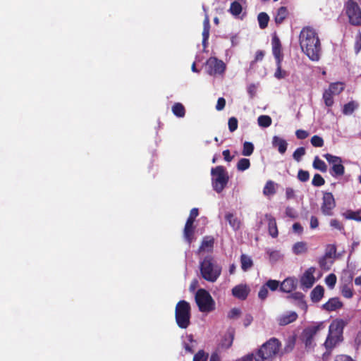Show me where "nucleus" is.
I'll return each instance as SVG.
<instances>
[{"mask_svg":"<svg viewBox=\"0 0 361 361\" xmlns=\"http://www.w3.org/2000/svg\"><path fill=\"white\" fill-rule=\"evenodd\" d=\"M302 51L312 61H318L321 52V43L316 30L310 26L304 27L299 35Z\"/></svg>","mask_w":361,"mask_h":361,"instance_id":"obj_1","label":"nucleus"},{"mask_svg":"<svg viewBox=\"0 0 361 361\" xmlns=\"http://www.w3.org/2000/svg\"><path fill=\"white\" fill-rule=\"evenodd\" d=\"M222 268L212 255H207L200 262L201 276L207 281L214 283L221 276Z\"/></svg>","mask_w":361,"mask_h":361,"instance_id":"obj_2","label":"nucleus"},{"mask_svg":"<svg viewBox=\"0 0 361 361\" xmlns=\"http://www.w3.org/2000/svg\"><path fill=\"white\" fill-rule=\"evenodd\" d=\"M344 326L345 322L342 319L334 321L331 324L329 334L324 343L326 350H333L339 343L343 341Z\"/></svg>","mask_w":361,"mask_h":361,"instance_id":"obj_3","label":"nucleus"},{"mask_svg":"<svg viewBox=\"0 0 361 361\" xmlns=\"http://www.w3.org/2000/svg\"><path fill=\"white\" fill-rule=\"evenodd\" d=\"M281 343L273 337L261 345L255 354V361H264L274 357L280 350Z\"/></svg>","mask_w":361,"mask_h":361,"instance_id":"obj_4","label":"nucleus"},{"mask_svg":"<svg viewBox=\"0 0 361 361\" xmlns=\"http://www.w3.org/2000/svg\"><path fill=\"white\" fill-rule=\"evenodd\" d=\"M190 305L185 300H180L176 305L175 318L177 325L180 329H187L190 324Z\"/></svg>","mask_w":361,"mask_h":361,"instance_id":"obj_5","label":"nucleus"},{"mask_svg":"<svg viewBox=\"0 0 361 361\" xmlns=\"http://www.w3.org/2000/svg\"><path fill=\"white\" fill-rule=\"evenodd\" d=\"M212 184L214 191L221 193L226 188L229 180V176L223 166H217L211 170Z\"/></svg>","mask_w":361,"mask_h":361,"instance_id":"obj_6","label":"nucleus"},{"mask_svg":"<svg viewBox=\"0 0 361 361\" xmlns=\"http://www.w3.org/2000/svg\"><path fill=\"white\" fill-rule=\"evenodd\" d=\"M195 301L202 312H210L215 309V302L209 293L202 288L199 289L195 294Z\"/></svg>","mask_w":361,"mask_h":361,"instance_id":"obj_7","label":"nucleus"},{"mask_svg":"<svg viewBox=\"0 0 361 361\" xmlns=\"http://www.w3.org/2000/svg\"><path fill=\"white\" fill-rule=\"evenodd\" d=\"M226 69V63L216 57H210L205 63V71L211 76H223Z\"/></svg>","mask_w":361,"mask_h":361,"instance_id":"obj_8","label":"nucleus"},{"mask_svg":"<svg viewBox=\"0 0 361 361\" xmlns=\"http://www.w3.org/2000/svg\"><path fill=\"white\" fill-rule=\"evenodd\" d=\"M345 8L350 23L355 26L361 25V8L359 5L353 0H348Z\"/></svg>","mask_w":361,"mask_h":361,"instance_id":"obj_9","label":"nucleus"},{"mask_svg":"<svg viewBox=\"0 0 361 361\" xmlns=\"http://www.w3.org/2000/svg\"><path fill=\"white\" fill-rule=\"evenodd\" d=\"M324 326L322 323L315 326L305 328L301 335V340L304 343L306 348H312L314 346V338L317 332Z\"/></svg>","mask_w":361,"mask_h":361,"instance_id":"obj_10","label":"nucleus"},{"mask_svg":"<svg viewBox=\"0 0 361 361\" xmlns=\"http://www.w3.org/2000/svg\"><path fill=\"white\" fill-rule=\"evenodd\" d=\"M199 214V211L197 208H192L190 210V215L186 221L185 228H184V237L187 242L190 244L193 239L195 228L193 226V224L196 217Z\"/></svg>","mask_w":361,"mask_h":361,"instance_id":"obj_11","label":"nucleus"},{"mask_svg":"<svg viewBox=\"0 0 361 361\" xmlns=\"http://www.w3.org/2000/svg\"><path fill=\"white\" fill-rule=\"evenodd\" d=\"M336 201L331 192H325L323 194L322 203L321 205L322 213L324 216H332L333 210L336 207Z\"/></svg>","mask_w":361,"mask_h":361,"instance_id":"obj_12","label":"nucleus"},{"mask_svg":"<svg viewBox=\"0 0 361 361\" xmlns=\"http://www.w3.org/2000/svg\"><path fill=\"white\" fill-rule=\"evenodd\" d=\"M316 269L313 267L308 268L300 278V284L303 288L309 289L314 285L315 278L314 274Z\"/></svg>","mask_w":361,"mask_h":361,"instance_id":"obj_13","label":"nucleus"},{"mask_svg":"<svg viewBox=\"0 0 361 361\" xmlns=\"http://www.w3.org/2000/svg\"><path fill=\"white\" fill-rule=\"evenodd\" d=\"M272 53L276 61H283V55L281 51V43L276 35L272 37L271 39Z\"/></svg>","mask_w":361,"mask_h":361,"instance_id":"obj_14","label":"nucleus"},{"mask_svg":"<svg viewBox=\"0 0 361 361\" xmlns=\"http://www.w3.org/2000/svg\"><path fill=\"white\" fill-rule=\"evenodd\" d=\"M250 290L247 285L240 284L233 288L232 294L235 298L244 300L247 298Z\"/></svg>","mask_w":361,"mask_h":361,"instance_id":"obj_15","label":"nucleus"},{"mask_svg":"<svg viewBox=\"0 0 361 361\" xmlns=\"http://www.w3.org/2000/svg\"><path fill=\"white\" fill-rule=\"evenodd\" d=\"M343 302L338 298H331L322 305V308L328 312H333L343 307Z\"/></svg>","mask_w":361,"mask_h":361,"instance_id":"obj_16","label":"nucleus"},{"mask_svg":"<svg viewBox=\"0 0 361 361\" xmlns=\"http://www.w3.org/2000/svg\"><path fill=\"white\" fill-rule=\"evenodd\" d=\"M297 287V280L293 278H287L280 284V290L290 293Z\"/></svg>","mask_w":361,"mask_h":361,"instance_id":"obj_17","label":"nucleus"},{"mask_svg":"<svg viewBox=\"0 0 361 361\" xmlns=\"http://www.w3.org/2000/svg\"><path fill=\"white\" fill-rule=\"evenodd\" d=\"M234 336L235 329L233 328H229L220 343L221 348L225 349L229 348L233 344Z\"/></svg>","mask_w":361,"mask_h":361,"instance_id":"obj_18","label":"nucleus"},{"mask_svg":"<svg viewBox=\"0 0 361 361\" xmlns=\"http://www.w3.org/2000/svg\"><path fill=\"white\" fill-rule=\"evenodd\" d=\"M298 319V314L295 312H289L287 314L280 316L277 319V322L280 326H286Z\"/></svg>","mask_w":361,"mask_h":361,"instance_id":"obj_19","label":"nucleus"},{"mask_svg":"<svg viewBox=\"0 0 361 361\" xmlns=\"http://www.w3.org/2000/svg\"><path fill=\"white\" fill-rule=\"evenodd\" d=\"M272 145L278 149L280 154H283L287 150L288 143L284 139L275 135L272 139Z\"/></svg>","mask_w":361,"mask_h":361,"instance_id":"obj_20","label":"nucleus"},{"mask_svg":"<svg viewBox=\"0 0 361 361\" xmlns=\"http://www.w3.org/2000/svg\"><path fill=\"white\" fill-rule=\"evenodd\" d=\"M265 217L268 221V231L269 235L273 238H276L279 235V232L275 218L271 214H266Z\"/></svg>","mask_w":361,"mask_h":361,"instance_id":"obj_21","label":"nucleus"},{"mask_svg":"<svg viewBox=\"0 0 361 361\" xmlns=\"http://www.w3.org/2000/svg\"><path fill=\"white\" fill-rule=\"evenodd\" d=\"M209 30H210V24H209V18L207 15H206L205 18L203 22V31H202V45L205 48L208 44V39L209 37Z\"/></svg>","mask_w":361,"mask_h":361,"instance_id":"obj_22","label":"nucleus"},{"mask_svg":"<svg viewBox=\"0 0 361 361\" xmlns=\"http://www.w3.org/2000/svg\"><path fill=\"white\" fill-rule=\"evenodd\" d=\"M225 219L234 231H237L240 228L241 222L240 219L233 213H226Z\"/></svg>","mask_w":361,"mask_h":361,"instance_id":"obj_23","label":"nucleus"},{"mask_svg":"<svg viewBox=\"0 0 361 361\" xmlns=\"http://www.w3.org/2000/svg\"><path fill=\"white\" fill-rule=\"evenodd\" d=\"M324 294V288L323 286L318 285L311 291L310 297L313 302H319Z\"/></svg>","mask_w":361,"mask_h":361,"instance_id":"obj_24","label":"nucleus"},{"mask_svg":"<svg viewBox=\"0 0 361 361\" xmlns=\"http://www.w3.org/2000/svg\"><path fill=\"white\" fill-rule=\"evenodd\" d=\"M214 243V240L211 237H205L203 238V240L201 243V245L199 247L198 252H201L202 251H208L210 252L213 250Z\"/></svg>","mask_w":361,"mask_h":361,"instance_id":"obj_25","label":"nucleus"},{"mask_svg":"<svg viewBox=\"0 0 361 361\" xmlns=\"http://www.w3.org/2000/svg\"><path fill=\"white\" fill-rule=\"evenodd\" d=\"M288 15V11L286 7L281 6L276 12L274 18L275 23L277 25L281 24Z\"/></svg>","mask_w":361,"mask_h":361,"instance_id":"obj_26","label":"nucleus"},{"mask_svg":"<svg viewBox=\"0 0 361 361\" xmlns=\"http://www.w3.org/2000/svg\"><path fill=\"white\" fill-rule=\"evenodd\" d=\"M305 295L301 292H295L287 296L288 299H292L298 301V305L302 308H307V305L304 300Z\"/></svg>","mask_w":361,"mask_h":361,"instance_id":"obj_27","label":"nucleus"},{"mask_svg":"<svg viewBox=\"0 0 361 361\" xmlns=\"http://www.w3.org/2000/svg\"><path fill=\"white\" fill-rule=\"evenodd\" d=\"M292 250L295 255L305 254L308 250L307 244L303 241L297 242L293 245Z\"/></svg>","mask_w":361,"mask_h":361,"instance_id":"obj_28","label":"nucleus"},{"mask_svg":"<svg viewBox=\"0 0 361 361\" xmlns=\"http://www.w3.org/2000/svg\"><path fill=\"white\" fill-rule=\"evenodd\" d=\"M329 172L333 177L342 176L345 173V167L342 162H339L338 164L331 166Z\"/></svg>","mask_w":361,"mask_h":361,"instance_id":"obj_29","label":"nucleus"},{"mask_svg":"<svg viewBox=\"0 0 361 361\" xmlns=\"http://www.w3.org/2000/svg\"><path fill=\"white\" fill-rule=\"evenodd\" d=\"M241 269L246 271L253 266V262L250 257L242 254L240 256Z\"/></svg>","mask_w":361,"mask_h":361,"instance_id":"obj_30","label":"nucleus"},{"mask_svg":"<svg viewBox=\"0 0 361 361\" xmlns=\"http://www.w3.org/2000/svg\"><path fill=\"white\" fill-rule=\"evenodd\" d=\"M358 106L359 104L357 102L350 101L343 106V114L345 115H350L358 108Z\"/></svg>","mask_w":361,"mask_h":361,"instance_id":"obj_31","label":"nucleus"},{"mask_svg":"<svg viewBox=\"0 0 361 361\" xmlns=\"http://www.w3.org/2000/svg\"><path fill=\"white\" fill-rule=\"evenodd\" d=\"M172 112L176 116L183 118L185 115V109L181 103L177 102L173 105Z\"/></svg>","mask_w":361,"mask_h":361,"instance_id":"obj_32","label":"nucleus"},{"mask_svg":"<svg viewBox=\"0 0 361 361\" xmlns=\"http://www.w3.org/2000/svg\"><path fill=\"white\" fill-rule=\"evenodd\" d=\"M239 1L240 0H235L232 2L228 10V11L234 16H238L243 11L242 5Z\"/></svg>","mask_w":361,"mask_h":361,"instance_id":"obj_33","label":"nucleus"},{"mask_svg":"<svg viewBox=\"0 0 361 361\" xmlns=\"http://www.w3.org/2000/svg\"><path fill=\"white\" fill-rule=\"evenodd\" d=\"M275 193V183L271 180H268L263 188V194L265 196H271L274 195Z\"/></svg>","mask_w":361,"mask_h":361,"instance_id":"obj_34","label":"nucleus"},{"mask_svg":"<svg viewBox=\"0 0 361 361\" xmlns=\"http://www.w3.org/2000/svg\"><path fill=\"white\" fill-rule=\"evenodd\" d=\"M259 26L261 29H265L268 26L269 16L267 13L261 12L257 16Z\"/></svg>","mask_w":361,"mask_h":361,"instance_id":"obj_35","label":"nucleus"},{"mask_svg":"<svg viewBox=\"0 0 361 361\" xmlns=\"http://www.w3.org/2000/svg\"><path fill=\"white\" fill-rule=\"evenodd\" d=\"M312 166L314 169L319 170L321 172H326L327 171V166L325 162L320 159L317 156L314 157Z\"/></svg>","mask_w":361,"mask_h":361,"instance_id":"obj_36","label":"nucleus"},{"mask_svg":"<svg viewBox=\"0 0 361 361\" xmlns=\"http://www.w3.org/2000/svg\"><path fill=\"white\" fill-rule=\"evenodd\" d=\"M258 125L262 128H267L271 125V118L267 115L259 116L257 118Z\"/></svg>","mask_w":361,"mask_h":361,"instance_id":"obj_37","label":"nucleus"},{"mask_svg":"<svg viewBox=\"0 0 361 361\" xmlns=\"http://www.w3.org/2000/svg\"><path fill=\"white\" fill-rule=\"evenodd\" d=\"M281 62L282 61H276V69L274 73V77L276 78L277 79L285 78L288 75L287 72L283 70L281 68Z\"/></svg>","mask_w":361,"mask_h":361,"instance_id":"obj_38","label":"nucleus"},{"mask_svg":"<svg viewBox=\"0 0 361 361\" xmlns=\"http://www.w3.org/2000/svg\"><path fill=\"white\" fill-rule=\"evenodd\" d=\"M250 166V161L247 158L240 159L237 164V169L240 171H244Z\"/></svg>","mask_w":361,"mask_h":361,"instance_id":"obj_39","label":"nucleus"},{"mask_svg":"<svg viewBox=\"0 0 361 361\" xmlns=\"http://www.w3.org/2000/svg\"><path fill=\"white\" fill-rule=\"evenodd\" d=\"M341 294L345 298H351L353 296V289L352 286L348 284L341 286Z\"/></svg>","mask_w":361,"mask_h":361,"instance_id":"obj_40","label":"nucleus"},{"mask_svg":"<svg viewBox=\"0 0 361 361\" xmlns=\"http://www.w3.org/2000/svg\"><path fill=\"white\" fill-rule=\"evenodd\" d=\"M254 151V145L250 142H245L242 150V154L243 156H250Z\"/></svg>","mask_w":361,"mask_h":361,"instance_id":"obj_41","label":"nucleus"},{"mask_svg":"<svg viewBox=\"0 0 361 361\" xmlns=\"http://www.w3.org/2000/svg\"><path fill=\"white\" fill-rule=\"evenodd\" d=\"M324 157L332 166H334V164H338L339 162H342L341 157L332 155L329 153L324 154Z\"/></svg>","mask_w":361,"mask_h":361,"instance_id":"obj_42","label":"nucleus"},{"mask_svg":"<svg viewBox=\"0 0 361 361\" xmlns=\"http://www.w3.org/2000/svg\"><path fill=\"white\" fill-rule=\"evenodd\" d=\"M305 148L303 147H300L297 148L293 154V159L298 162L300 161L302 157L305 154Z\"/></svg>","mask_w":361,"mask_h":361,"instance_id":"obj_43","label":"nucleus"},{"mask_svg":"<svg viewBox=\"0 0 361 361\" xmlns=\"http://www.w3.org/2000/svg\"><path fill=\"white\" fill-rule=\"evenodd\" d=\"M325 180L324 178L319 173L314 174L312 180V184L315 187H320L324 185Z\"/></svg>","mask_w":361,"mask_h":361,"instance_id":"obj_44","label":"nucleus"},{"mask_svg":"<svg viewBox=\"0 0 361 361\" xmlns=\"http://www.w3.org/2000/svg\"><path fill=\"white\" fill-rule=\"evenodd\" d=\"M208 354L204 350H200L195 354L192 361H207Z\"/></svg>","mask_w":361,"mask_h":361,"instance_id":"obj_45","label":"nucleus"},{"mask_svg":"<svg viewBox=\"0 0 361 361\" xmlns=\"http://www.w3.org/2000/svg\"><path fill=\"white\" fill-rule=\"evenodd\" d=\"M310 142L312 146L315 147H322L324 144L323 138L319 135L312 136Z\"/></svg>","mask_w":361,"mask_h":361,"instance_id":"obj_46","label":"nucleus"},{"mask_svg":"<svg viewBox=\"0 0 361 361\" xmlns=\"http://www.w3.org/2000/svg\"><path fill=\"white\" fill-rule=\"evenodd\" d=\"M333 93L334 92H324L323 98L327 106H331L334 104Z\"/></svg>","mask_w":361,"mask_h":361,"instance_id":"obj_47","label":"nucleus"},{"mask_svg":"<svg viewBox=\"0 0 361 361\" xmlns=\"http://www.w3.org/2000/svg\"><path fill=\"white\" fill-rule=\"evenodd\" d=\"M267 288H269L271 290L274 291L278 289L279 287V281L276 280L269 279L264 284Z\"/></svg>","mask_w":361,"mask_h":361,"instance_id":"obj_48","label":"nucleus"},{"mask_svg":"<svg viewBox=\"0 0 361 361\" xmlns=\"http://www.w3.org/2000/svg\"><path fill=\"white\" fill-rule=\"evenodd\" d=\"M238 125V119L235 117H231L228 119V126L229 130L233 133L237 130Z\"/></svg>","mask_w":361,"mask_h":361,"instance_id":"obj_49","label":"nucleus"},{"mask_svg":"<svg viewBox=\"0 0 361 361\" xmlns=\"http://www.w3.org/2000/svg\"><path fill=\"white\" fill-rule=\"evenodd\" d=\"M298 178L301 182H306L310 178V173L307 171L300 169L298 173Z\"/></svg>","mask_w":361,"mask_h":361,"instance_id":"obj_50","label":"nucleus"},{"mask_svg":"<svg viewBox=\"0 0 361 361\" xmlns=\"http://www.w3.org/2000/svg\"><path fill=\"white\" fill-rule=\"evenodd\" d=\"M336 252V247L335 245H328L324 255L326 257L331 258Z\"/></svg>","mask_w":361,"mask_h":361,"instance_id":"obj_51","label":"nucleus"},{"mask_svg":"<svg viewBox=\"0 0 361 361\" xmlns=\"http://www.w3.org/2000/svg\"><path fill=\"white\" fill-rule=\"evenodd\" d=\"M354 49L356 54H357L361 50V32H358L355 37V41L354 44Z\"/></svg>","mask_w":361,"mask_h":361,"instance_id":"obj_52","label":"nucleus"},{"mask_svg":"<svg viewBox=\"0 0 361 361\" xmlns=\"http://www.w3.org/2000/svg\"><path fill=\"white\" fill-rule=\"evenodd\" d=\"M326 285L330 288H334L336 283V276L334 274L328 275L325 279Z\"/></svg>","mask_w":361,"mask_h":361,"instance_id":"obj_53","label":"nucleus"},{"mask_svg":"<svg viewBox=\"0 0 361 361\" xmlns=\"http://www.w3.org/2000/svg\"><path fill=\"white\" fill-rule=\"evenodd\" d=\"M345 219H353L357 221H361V216H358V212L353 211H348L345 214Z\"/></svg>","mask_w":361,"mask_h":361,"instance_id":"obj_54","label":"nucleus"},{"mask_svg":"<svg viewBox=\"0 0 361 361\" xmlns=\"http://www.w3.org/2000/svg\"><path fill=\"white\" fill-rule=\"evenodd\" d=\"M330 226L340 231H344V226L343 224L336 219H333L330 221Z\"/></svg>","mask_w":361,"mask_h":361,"instance_id":"obj_55","label":"nucleus"},{"mask_svg":"<svg viewBox=\"0 0 361 361\" xmlns=\"http://www.w3.org/2000/svg\"><path fill=\"white\" fill-rule=\"evenodd\" d=\"M264 55H265L264 51H262V50L257 51L255 56V59L253 61H251L250 66H252L257 62L262 61L264 57Z\"/></svg>","mask_w":361,"mask_h":361,"instance_id":"obj_56","label":"nucleus"},{"mask_svg":"<svg viewBox=\"0 0 361 361\" xmlns=\"http://www.w3.org/2000/svg\"><path fill=\"white\" fill-rule=\"evenodd\" d=\"M345 88L344 83L341 82H333L329 85V90H343Z\"/></svg>","mask_w":361,"mask_h":361,"instance_id":"obj_57","label":"nucleus"},{"mask_svg":"<svg viewBox=\"0 0 361 361\" xmlns=\"http://www.w3.org/2000/svg\"><path fill=\"white\" fill-rule=\"evenodd\" d=\"M327 259H328V257H326L325 255H324L321 258H319L318 263L322 269H324V270L329 269V267L327 264V262H326Z\"/></svg>","mask_w":361,"mask_h":361,"instance_id":"obj_58","label":"nucleus"},{"mask_svg":"<svg viewBox=\"0 0 361 361\" xmlns=\"http://www.w3.org/2000/svg\"><path fill=\"white\" fill-rule=\"evenodd\" d=\"M295 135L298 139L304 140L309 136V133L305 130L299 129L296 130Z\"/></svg>","mask_w":361,"mask_h":361,"instance_id":"obj_59","label":"nucleus"},{"mask_svg":"<svg viewBox=\"0 0 361 361\" xmlns=\"http://www.w3.org/2000/svg\"><path fill=\"white\" fill-rule=\"evenodd\" d=\"M268 295V288L264 285L261 287L258 296L261 300H264L267 298Z\"/></svg>","mask_w":361,"mask_h":361,"instance_id":"obj_60","label":"nucleus"},{"mask_svg":"<svg viewBox=\"0 0 361 361\" xmlns=\"http://www.w3.org/2000/svg\"><path fill=\"white\" fill-rule=\"evenodd\" d=\"M240 314V310L238 308H233L228 313V317L229 319H234L238 317Z\"/></svg>","mask_w":361,"mask_h":361,"instance_id":"obj_61","label":"nucleus"},{"mask_svg":"<svg viewBox=\"0 0 361 361\" xmlns=\"http://www.w3.org/2000/svg\"><path fill=\"white\" fill-rule=\"evenodd\" d=\"M226 106V100L223 97H219L217 100V103L216 105V109L217 111H221L224 109Z\"/></svg>","mask_w":361,"mask_h":361,"instance_id":"obj_62","label":"nucleus"},{"mask_svg":"<svg viewBox=\"0 0 361 361\" xmlns=\"http://www.w3.org/2000/svg\"><path fill=\"white\" fill-rule=\"evenodd\" d=\"M267 255H269V259L271 260H277L279 257V252L276 250H268L267 251Z\"/></svg>","mask_w":361,"mask_h":361,"instance_id":"obj_63","label":"nucleus"},{"mask_svg":"<svg viewBox=\"0 0 361 361\" xmlns=\"http://www.w3.org/2000/svg\"><path fill=\"white\" fill-rule=\"evenodd\" d=\"M334 361H354V360L347 355H338L336 357Z\"/></svg>","mask_w":361,"mask_h":361,"instance_id":"obj_64","label":"nucleus"}]
</instances>
